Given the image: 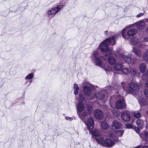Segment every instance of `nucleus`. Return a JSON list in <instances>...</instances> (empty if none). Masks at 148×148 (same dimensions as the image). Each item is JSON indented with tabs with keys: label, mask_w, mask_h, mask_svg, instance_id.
I'll list each match as a JSON object with an SVG mask.
<instances>
[{
	"label": "nucleus",
	"mask_w": 148,
	"mask_h": 148,
	"mask_svg": "<svg viewBox=\"0 0 148 148\" xmlns=\"http://www.w3.org/2000/svg\"><path fill=\"white\" fill-rule=\"evenodd\" d=\"M126 28L123 29L122 31L120 32L118 34H116L112 36L111 37L101 42L99 45V47L101 51L103 52H107L111 55L112 52L111 50H109L108 46L109 45H114L115 44V40L120 36V34H122L123 38L125 39L128 40L129 37L125 35Z\"/></svg>",
	"instance_id": "f257e3e1"
},
{
	"label": "nucleus",
	"mask_w": 148,
	"mask_h": 148,
	"mask_svg": "<svg viewBox=\"0 0 148 148\" xmlns=\"http://www.w3.org/2000/svg\"><path fill=\"white\" fill-rule=\"evenodd\" d=\"M121 84L123 89L129 93L135 94L139 90V87L136 82H131L126 87L125 86L127 84V82H122Z\"/></svg>",
	"instance_id": "f03ea898"
},
{
	"label": "nucleus",
	"mask_w": 148,
	"mask_h": 148,
	"mask_svg": "<svg viewBox=\"0 0 148 148\" xmlns=\"http://www.w3.org/2000/svg\"><path fill=\"white\" fill-rule=\"evenodd\" d=\"M103 56H100L97 49L93 51L91 54V58L92 60L94 61L95 64L96 66L103 68L107 67L102 65V61L101 58H103Z\"/></svg>",
	"instance_id": "7ed1b4c3"
},
{
	"label": "nucleus",
	"mask_w": 148,
	"mask_h": 148,
	"mask_svg": "<svg viewBox=\"0 0 148 148\" xmlns=\"http://www.w3.org/2000/svg\"><path fill=\"white\" fill-rule=\"evenodd\" d=\"M121 50V48H119L116 50V55L118 56L121 59H123L126 63L130 64H134L136 61V59L132 58V54H129L128 56H124L123 54L120 53Z\"/></svg>",
	"instance_id": "20e7f679"
},
{
	"label": "nucleus",
	"mask_w": 148,
	"mask_h": 148,
	"mask_svg": "<svg viewBox=\"0 0 148 148\" xmlns=\"http://www.w3.org/2000/svg\"><path fill=\"white\" fill-rule=\"evenodd\" d=\"M86 125L92 134L95 136H98L101 135V134L99 130L97 129L92 130L94 127V121L92 118L88 119L87 122L85 123Z\"/></svg>",
	"instance_id": "39448f33"
},
{
	"label": "nucleus",
	"mask_w": 148,
	"mask_h": 148,
	"mask_svg": "<svg viewBox=\"0 0 148 148\" xmlns=\"http://www.w3.org/2000/svg\"><path fill=\"white\" fill-rule=\"evenodd\" d=\"M123 66L122 64L118 62L114 66L108 65L107 67L104 68V70L106 71H112L114 72L116 71L120 72L121 69H123Z\"/></svg>",
	"instance_id": "423d86ee"
},
{
	"label": "nucleus",
	"mask_w": 148,
	"mask_h": 148,
	"mask_svg": "<svg viewBox=\"0 0 148 148\" xmlns=\"http://www.w3.org/2000/svg\"><path fill=\"white\" fill-rule=\"evenodd\" d=\"M142 94L143 92L139 90L135 94H133L140 105H144L145 103V99L143 97Z\"/></svg>",
	"instance_id": "0eeeda50"
},
{
	"label": "nucleus",
	"mask_w": 148,
	"mask_h": 148,
	"mask_svg": "<svg viewBox=\"0 0 148 148\" xmlns=\"http://www.w3.org/2000/svg\"><path fill=\"white\" fill-rule=\"evenodd\" d=\"M124 133L123 130H116L114 132L115 135L112 133L109 134V136L112 138L115 141H117L119 136L121 137Z\"/></svg>",
	"instance_id": "6e6552de"
},
{
	"label": "nucleus",
	"mask_w": 148,
	"mask_h": 148,
	"mask_svg": "<svg viewBox=\"0 0 148 148\" xmlns=\"http://www.w3.org/2000/svg\"><path fill=\"white\" fill-rule=\"evenodd\" d=\"M63 5H60L57 6L56 7L51 8L47 12V14L49 15L54 16L57 12H59L63 8Z\"/></svg>",
	"instance_id": "1a4fd4ad"
},
{
	"label": "nucleus",
	"mask_w": 148,
	"mask_h": 148,
	"mask_svg": "<svg viewBox=\"0 0 148 148\" xmlns=\"http://www.w3.org/2000/svg\"><path fill=\"white\" fill-rule=\"evenodd\" d=\"M120 87L117 84L115 85L114 88H113L111 86H107L106 87L105 91L107 94L109 95L111 92H118V90Z\"/></svg>",
	"instance_id": "9d476101"
},
{
	"label": "nucleus",
	"mask_w": 148,
	"mask_h": 148,
	"mask_svg": "<svg viewBox=\"0 0 148 148\" xmlns=\"http://www.w3.org/2000/svg\"><path fill=\"white\" fill-rule=\"evenodd\" d=\"M111 55L108 54L107 53L104 55L103 57V59L106 60L108 58V62L109 64L111 65H113L116 64V61L114 58L112 56H110Z\"/></svg>",
	"instance_id": "9b49d317"
},
{
	"label": "nucleus",
	"mask_w": 148,
	"mask_h": 148,
	"mask_svg": "<svg viewBox=\"0 0 148 148\" xmlns=\"http://www.w3.org/2000/svg\"><path fill=\"white\" fill-rule=\"evenodd\" d=\"M115 107L118 109H123L126 108V104L124 99H119L115 103Z\"/></svg>",
	"instance_id": "f8f14e48"
},
{
	"label": "nucleus",
	"mask_w": 148,
	"mask_h": 148,
	"mask_svg": "<svg viewBox=\"0 0 148 148\" xmlns=\"http://www.w3.org/2000/svg\"><path fill=\"white\" fill-rule=\"evenodd\" d=\"M121 117L123 121L127 122L130 119L131 116L129 112L124 111L121 113Z\"/></svg>",
	"instance_id": "ddd939ff"
},
{
	"label": "nucleus",
	"mask_w": 148,
	"mask_h": 148,
	"mask_svg": "<svg viewBox=\"0 0 148 148\" xmlns=\"http://www.w3.org/2000/svg\"><path fill=\"white\" fill-rule=\"evenodd\" d=\"M84 105L82 101L79 102L77 105V113L79 116H81V112L83 111L84 109Z\"/></svg>",
	"instance_id": "4468645a"
},
{
	"label": "nucleus",
	"mask_w": 148,
	"mask_h": 148,
	"mask_svg": "<svg viewBox=\"0 0 148 148\" xmlns=\"http://www.w3.org/2000/svg\"><path fill=\"white\" fill-rule=\"evenodd\" d=\"M95 117L98 119H101L103 117V114L102 111L100 109H96L94 112Z\"/></svg>",
	"instance_id": "2eb2a0df"
},
{
	"label": "nucleus",
	"mask_w": 148,
	"mask_h": 148,
	"mask_svg": "<svg viewBox=\"0 0 148 148\" xmlns=\"http://www.w3.org/2000/svg\"><path fill=\"white\" fill-rule=\"evenodd\" d=\"M103 92V91H102L101 92H98L97 93H96L95 94V96L93 97H90V99L93 100L95 97H96L99 100H102L104 97V95Z\"/></svg>",
	"instance_id": "dca6fc26"
},
{
	"label": "nucleus",
	"mask_w": 148,
	"mask_h": 148,
	"mask_svg": "<svg viewBox=\"0 0 148 148\" xmlns=\"http://www.w3.org/2000/svg\"><path fill=\"white\" fill-rule=\"evenodd\" d=\"M131 44L132 45H136L139 47H142L141 43L140 41H138L137 38H133L130 41Z\"/></svg>",
	"instance_id": "f3484780"
},
{
	"label": "nucleus",
	"mask_w": 148,
	"mask_h": 148,
	"mask_svg": "<svg viewBox=\"0 0 148 148\" xmlns=\"http://www.w3.org/2000/svg\"><path fill=\"white\" fill-rule=\"evenodd\" d=\"M105 141L104 146L109 147L113 146L114 145V142H115L108 138H106Z\"/></svg>",
	"instance_id": "a211bd4d"
},
{
	"label": "nucleus",
	"mask_w": 148,
	"mask_h": 148,
	"mask_svg": "<svg viewBox=\"0 0 148 148\" xmlns=\"http://www.w3.org/2000/svg\"><path fill=\"white\" fill-rule=\"evenodd\" d=\"M145 19L140 20L136 23L137 27L139 29H141L144 28L145 26Z\"/></svg>",
	"instance_id": "6ab92c4d"
},
{
	"label": "nucleus",
	"mask_w": 148,
	"mask_h": 148,
	"mask_svg": "<svg viewBox=\"0 0 148 148\" xmlns=\"http://www.w3.org/2000/svg\"><path fill=\"white\" fill-rule=\"evenodd\" d=\"M83 90L85 95L86 96H90L91 93V88L90 87L85 86L83 88Z\"/></svg>",
	"instance_id": "aec40b11"
},
{
	"label": "nucleus",
	"mask_w": 148,
	"mask_h": 148,
	"mask_svg": "<svg viewBox=\"0 0 148 148\" xmlns=\"http://www.w3.org/2000/svg\"><path fill=\"white\" fill-rule=\"evenodd\" d=\"M112 126L116 129H119L122 127L121 123L119 121L117 120L114 121L112 123Z\"/></svg>",
	"instance_id": "412c9836"
},
{
	"label": "nucleus",
	"mask_w": 148,
	"mask_h": 148,
	"mask_svg": "<svg viewBox=\"0 0 148 148\" xmlns=\"http://www.w3.org/2000/svg\"><path fill=\"white\" fill-rule=\"evenodd\" d=\"M95 140L98 144L104 146L105 139L104 137H100L95 138Z\"/></svg>",
	"instance_id": "4be33fe9"
},
{
	"label": "nucleus",
	"mask_w": 148,
	"mask_h": 148,
	"mask_svg": "<svg viewBox=\"0 0 148 148\" xmlns=\"http://www.w3.org/2000/svg\"><path fill=\"white\" fill-rule=\"evenodd\" d=\"M140 136L143 140H148V132L146 130L143 131L140 134Z\"/></svg>",
	"instance_id": "5701e85b"
},
{
	"label": "nucleus",
	"mask_w": 148,
	"mask_h": 148,
	"mask_svg": "<svg viewBox=\"0 0 148 148\" xmlns=\"http://www.w3.org/2000/svg\"><path fill=\"white\" fill-rule=\"evenodd\" d=\"M132 52L139 57H140L142 55V51L138 48L135 47L133 48Z\"/></svg>",
	"instance_id": "b1692460"
},
{
	"label": "nucleus",
	"mask_w": 148,
	"mask_h": 148,
	"mask_svg": "<svg viewBox=\"0 0 148 148\" xmlns=\"http://www.w3.org/2000/svg\"><path fill=\"white\" fill-rule=\"evenodd\" d=\"M137 32V30L136 29H130L127 32V35L128 36H132L136 34Z\"/></svg>",
	"instance_id": "393cba45"
},
{
	"label": "nucleus",
	"mask_w": 148,
	"mask_h": 148,
	"mask_svg": "<svg viewBox=\"0 0 148 148\" xmlns=\"http://www.w3.org/2000/svg\"><path fill=\"white\" fill-rule=\"evenodd\" d=\"M136 124L138 127L142 129L143 126V122L142 120L138 119L136 121Z\"/></svg>",
	"instance_id": "a878e982"
},
{
	"label": "nucleus",
	"mask_w": 148,
	"mask_h": 148,
	"mask_svg": "<svg viewBox=\"0 0 148 148\" xmlns=\"http://www.w3.org/2000/svg\"><path fill=\"white\" fill-rule=\"evenodd\" d=\"M120 72L124 74L125 75H127L129 73L130 71L128 68L123 66V69H121Z\"/></svg>",
	"instance_id": "bb28decb"
},
{
	"label": "nucleus",
	"mask_w": 148,
	"mask_h": 148,
	"mask_svg": "<svg viewBox=\"0 0 148 148\" xmlns=\"http://www.w3.org/2000/svg\"><path fill=\"white\" fill-rule=\"evenodd\" d=\"M142 78L143 80L145 81L148 80V71L147 70L142 75Z\"/></svg>",
	"instance_id": "cd10ccee"
},
{
	"label": "nucleus",
	"mask_w": 148,
	"mask_h": 148,
	"mask_svg": "<svg viewBox=\"0 0 148 148\" xmlns=\"http://www.w3.org/2000/svg\"><path fill=\"white\" fill-rule=\"evenodd\" d=\"M141 72L143 73L146 70V66L144 63L141 64L139 66Z\"/></svg>",
	"instance_id": "c85d7f7f"
},
{
	"label": "nucleus",
	"mask_w": 148,
	"mask_h": 148,
	"mask_svg": "<svg viewBox=\"0 0 148 148\" xmlns=\"http://www.w3.org/2000/svg\"><path fill=\"white\" fill-rule=\"evenodd\" d=\"M73 88L74 93L75 95L77 94L79 90V88L78 87L77 85L76 84H74Z\"/></svg>",
	"instance_id": "c756f323"
},
{
	"label": "nucleus",
	"mask_w": 148,
	"mask_h": 148,
	"mask_svg": "<svg viewBox=\"0 0 148 148\" xmlns=\"http://www.w3.org/2000/svg\"><path fill=\"white\" fill-rule=\"evenodd\" d=\"M143 58L146 62H148V51L143 54Z\"/></svg>",
	"instance_id": "7c9ffc66"
},
{
	"label": "nucleus",
	"mask_w": 148,
	"mask_h": 148,
	"mask_svg": "<svg viewBox=\"0 0 148 148\" xmlns=\"http://www.w3.org/2000/svg\"><path fill=\"white\" fill-rule=\"evenodd\" d=\"M101 126L102 129H106L108 127L109 125L106 122H103L101 124Z\"/></svg>",
	"instance_id": "2f4dec72"
},
{
	"label": "nucleus",
	"mask_w": 148,
	"mask_h": 148,
	"mask_svg": "<svg viewBox=\"0 0 148 148\" xmlns=\"http://www.w3.org/2000/svg\"><path fill=\"white\" fill-rule=\"evenodd\" d=\"M34 77V74L33 73H31L29 74H28L25 77V79L26 80L27 79H31L33 78Z\"/></svg>",
	"instance_id": "473e14b6"
},
{
	"label": "nucleus",
	"mask_w": 148,
	"mask_h": 148,
	"mask_svg": "<svg viewBox=\"0 0 148 148\" xmlns=\"http://www.w3.org/2000/svg\"><path fill=\"white\" fill-rule=\"evenodd\" d=\"M134 116L136 118H139L141 116V114L138 111H136L133 113Z\"/></svg>",
	"instance_id": "72a5a7b5"
},
{
	"label": "nucleus",
	"mask_w": 148,
	"mask_h": 148,
	"mask_svg": "<svg viewBox=\"0 0 148 148\" xmlns=\"http://www.w3.org/2000/svg\"><path fill=\"white\" fill-rule=\"evenodd\" d=\"M78 99L79 101H83L84 100L85 97L82 94H80L78 97Z\"/></svg>",
	"instance_id": "f704fd0d"
},
{
	"label": "nucleus",
	"mask_w": 148,
	"mask_h": 148,
	"mask_svg": "<svg viewBox=\"0 0 148 148\" xmlns=\"http://www.w3.org/2000/svg\"><path fill=\"white\" fill-rule=\"evenodd\" d=\"M87 112H86V111H84L82 114L81 113V116L80 117V116H79V117L81 119H82V117L83 116V117H85L86 116V115H87Z\"/></svg>",
	"instance_id": "c9c22d12"
},
{
	"label": "nucleus",
	"mask_w": 148,
	"mask_h": 148,
	"mask_svg": "<svg viewBox=\"0 0 148 148\" xmlns=\"http://www.w3.org/2000/svg\"><path fill=\"white\" fill-rule=\"evenodd\" d=\"M144 92L146 97L148 99V89H145L144 90Z\"/></svg>",
	"instance_id": "e433bc0d"
},
{
	"label": "nucleus",
	"mask_w": 148,
	"mask_h": 148,
	"mask_svg": "<svg viewBox=\"0 0 148 148\" xmlns=\"http://www.w3.org/2000/svg\"><path fill=\"white\" fill-rule=\"evenodd\" d=\"M126 127L127 128L130 129L133 127V125L130 123H128L126 125Z\"/></svg>",
	"instance_id": "4c0bfd02"
},
{
	"label": "nucleus",
	"mask_w": 148,
	"mask_h": 148,
	"mask_svg": "<svg viewBox=\"0 0 148 148\" xmlns=\"http://www.w3.org/2000/svg\"><path fill=\"white\" fill-rule=\"evenodd\" d=\"M134 130L137 133H139L140 132V130L139 127H135L134 128Z\"/></svg>",
	"instance_id": "58836bf2"
},
{
	"label": "nucleus",
	"mask_w": 148,
	"mask_h": 148,
	"mask_svg": "<svg viewBox=\"0 0 148 148\" xmlns=\"http://www.w3.org/2000/svg\"><path fill=\"white\" fill-rule=\"evenodd\" d=\"M137 71L135 69H133L132 72V74L133 75H135L136 74Z\"/></svg>",
	"instance_id": "ea45409f"
},
{
	"label": "nucleus",
	"mask_w": 148,
	"mask_h": 148,
	"mask_svg": "<svg viewBox=\"0 0 148 148\" xmlns=\"http://www.w3.org/2000/svg\"><path fill=\"white\" fill-rule=\"evenodd\" d=\"M65 119L66 120L69 121H71L73 119V118L67 116L65 117Z\"/></svg>",
	"instance_id": "a19ab883"
},
{
	"label": "nucleus",
	"mask_w": 148,
	"mask_h": 148,
	"mask_svg": "<svg viewBox=\"0 0 148 148\" xmlns=\"http://www.w3.org/2000/svg\"><path fill=\"white\" fill-rule=\"evenodd\" d=\"M112 113L114 115V116H117V114L118 113L116 111H115V110H114L113 111H112Z\"/></svg>",
	"instance_id": "79ce46f5"
},
{
	"label": "nucleus",
	"mask_w": 148,
	"mask_h": 148,
	"mask_svg": "<svg viewBox=\"0 0 148 148\" xmlns=\"http://www.w3.org/2000/svg\"><path fill=\"white\" fill-rule=\"evenodd\" d=\"M144 15V13H140L137 15L136 16L138 18Z\"/></svg>",
	"instance_id": "37998d69"
},
{
	"label": "nucleus",
	"mask_w": 148,
	"mask_h": 148,
	"mask_svg": "<svg viewBox=\"0 0 148 148\" xmlns=\"http://www.w3.org/2000/svg\"><path fill=\"white\" fill-rule=\"evenodd\" d=\"M146 81L145 86L146 88H148V80Z\"/></svg>",
	"instance_id": "c03bdc74"
},
{
	"label": "nucleus",
	"mask_w": 148,
	"mask_h": 148,
	"mask_svg": "<svg viewBox=\"0 0 148 148\" xmlns=\"http://www.w3.org/2000/svg\"><path fill=\"white\" fill-rule=\"evenodd\" d=\"M141 148H148V146L145 145L144 146H141Z\"/></svg>",
	"instance_id": "a18cd8bd"
},
{
	"label": "nucleus",
	"mask_w": 148,
	"mask_h": 148,
	"mask_svg": "<svg viewBox=\"0 0 148 148\" xmlns=\"http://www.w3.org/2000/svg\"><path fill=\"white\" fill-rule=\"evenodd\" d=\"M144 40L145 41H148V38H145L144 39Z\"/></svg>",
	"instance_id": "49530a36"
},
{
	"label": "nucleus",
	"mask_w": 148,
	"mask_h": 148,
	"mask_svg": "<svg viewBox=\"0 0 148 148\" xmlns=\"http://www.w3.org/2000/svg\"><path fill=\"white\" fill-rule=\"evenodd\" d=\"M107 34H108V32L107 31H106L105 32H104V34L106 35H107Z\"/></svg>",
	"instance_id": "de8ad7c7"
},
{
	"label": "nucleus",
	"mask_w": 148,
	"mask_h": 148,
	"mask_svg": "<svg viewBox=\"0 0 148 148\" xmlns=\"http://www.w3.org/2000/svg\"><path fill=\"white\" fill-rule=\"evenodd\" d=\"M92 107L90 106H89L88 107V110L89 109L90 110L91 109H92Z\"/></svg>",
	"instance_id": "09e8293b"
},
{
	"label": "nucleus",
	"mask_w": 148,
	"mask_h": 148,
	"mask_svg": "<svg viewBox=\"0 0 148 148\" xmlns=\"http://www.w3.org/2000/svg\"><path fill=\"white\" fill-rule=\"evenodd\" d=\"M145 22H148V18H145Z\"/></svg>",
	"instance_id": "8fccbe9b"
},
{
	"label": "nucleus",
	"mask_w": 148,
	"mask_h": 148,
	"mask_svg": "<svg viewBox=\"0 0 148 148\" xmlns=\"http://www.w3.org/2000/svg\"><path fill=\"white\" fill-rule=\"evenodd\" d=\"M135 148H141V146H138L136 147Z\"/></svg>",
	"instance_id": "3c124183"
},
{
	"label": "nucleus",
	"mask_w": 148,
	"mask_h": 148,
	"mask_svg": "<svg viewBox=\"0 0 148 148\" xmlns=\"http://www.w3.org/2000/svg\"><path fill=\"white\" fill-rule=\"evenodd\" d=\"M146 128L147 129H148V124L147 125V126L146 127Z\"/></svg>",
	"instance_id": "603ef678"
},
{
	"label": "nucleus",
	"mask_w": 148,
	"mask_h": 148,
	"mask_svg": "<svg viewBox=\"0 0 148 148\" xmlns=\"http://www.w3.org/2000/svg\"><path fill=\"white\" fill-rule=\"evenodd\" d=\"M32 82L31 81H30V83L29 84V85H30V84L32 83Z\"/></svg>",
	"instance_id": "864d4df0"
},
{
	"label": "nucleus",
	"mask_w": 148,
	"mask_h": 148,
	"mask_svg": "<svg viewBox=\"0 0 148 148\" xmlns=\"http://www.w3.org/2000/svg\"><path fill=\"white\" fill-rule=\"evenodd\" d=\"M110 106H111L112 107V106L111 105H110Z\"/></svg>",
	"instance_id": "5fc2aeb1"
}]
</instances>
